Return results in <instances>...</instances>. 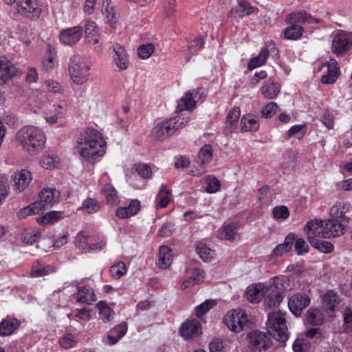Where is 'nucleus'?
I'll return each instance as SVG.
<instances>
[{
    "label": "nucleus",
    "instance_id": "a18cd8bd",
    "mask_svg": "<svg viewBox=\"0 0 352 352\" xmlns=\"http://www.w3.org/2000/svg\"><path fill=\"white\" fill-rule=\"evenodd\" d=\"M351 206L344 201L336 202L330 209V214L334 218L345 219L344 214L349 210Z\"/></svg>",
    "mask_w": 352,
    "mask_h": 352
},
{
    "label": "nucleus",
    "instance_id": "c03bdc74",
    "mask_svg": "<svg viewBox=\"0 0 352 352\" xmlns=\"http://www.w3.org/2000/svg\"><path fill=\"white\" fill-rule=\"evenodd\" d=\"M269 54L270 52L267 47L262 48L258 56L250 59L248 65V69L252 70L264 65L269 57Z\"/></svg>",
    "mask_w": 352,
    "mask_h": 352
},
{
    "label": "nucleus",
    "instance_id": "69168bd1",
    "mask_svg": "<svg viewBox=\"0 0 352 352\" xmlns=\"http://www.w3.org/2000/svg\"><path fill=\"white\" fill-rule=\"evenodd\" d=\"M58 163V158L56 156L51 155L43 156L40 162L41 166L45 169L54 168Z\"/></svg>",
    "mask_w": 352,
    "mask_h": 352
},
{
    "label": "nucleus",
    "instance_id": "7ed1b4c3",
    "mask_svg": "<svg viewBox=\"0 0 352 352\" xmlns=\"http://www.w3.org/2000/svg\"><path fill=\"white\" fill-rule=\"evenodd\" d=\"M189 120L182 116L164 120L157 124L151 131L152 137L157 141H163L173 135L177 130L183 128Z\"/></svg>",
    "mask_w": 352,
    "mask_h": 352
},
{
    "label": "nucleus",
    "instance_id": "680f3d73",
    "mask_svg": "<svg viewBox=\"0 0 352 352\" xmlns=\"http://www.w3.org/2000/svg\"><path fill=\"white\" fill-rule=\"evenodd\" d=\"M155 50L153 43H147L140 45L138 49V54L142 59H147L151 56Z\"/></svg>",
    "mask_w": 352,
    "mask_h": 352
},
{
    "label": "nucleus",
    "instance_id": "b1692460",
    "mask_svg": "<svg viewBox=\"0 0 352 352\" xmlns=\"http://www.w3.org/2000/svg\"><path fill=\"white\" fill-rule=\"evenodd\" d=\"M204 271L200 269L193 268L186 271V278L181 285L182 289H186L195 284H199L204 279Z\"/></svg>",
    "mask_w": 352,
    "mask_h": 352
},
{
    "label": "nucleus",
    "instance_id": "2eb2a0df",
    "mask_svg": "<svg viewBox=\"0 0 352 352\" xmlns=\"http://www.w3.org/2000/svg\"><path fill=\"white\" fill-rule=\"evenodd\" d=\"M258 8L252 6L249 1L243 0L236 6L231 9L229 16L239 21L244 16L258 14Z\"/></svg>",
    "mask_w": 352,
    "mask_h": 352
},
{
    "label": "nucleus",
    "instance_id": "a211bd4d",
    "mask_svg": "<svg viewBox=\"0 0 352 352\" xmlns=\"http://www.w3.org/2000/svg\"><path fill=\"white\" fill-rule=\"evenodd\" d=\"M304 231L309 242L318 238H324V222L317 219L311 220L307 223Z\"/></svg>",
    "mask_w": 352,
    "mask_h": 352
},
{
    "label": "nucleus",
    "instance_id": "f257e3e1",
    "mask_svg": "<svg viewBox=\"0 0 352 352\" xmlns=\"http://www.w3.org/2000/svg\"><path fill=\"white\" fill-rule=\"evenodd\" d=\"M76 148L86 162L94 164L106 153V142L102 134L94 128H87L76 138Z\"/></svg>",
    "mask_w": 352,
    "mask_h": 352
},
{
    "label": "nucleus",
    "instance_id": "e433bc0d",
    "mask_svg": "<svg viewBox=\"0 0 352 352\" xmlns=\"http://www.w3.org/2000/svg\"><path fill=\"white\" fill-rule=\"evenodd\" d=\"M292 282V281L287 276H280L274 278L271 284L284 298L285 292L293 289Z\"/></svg>",
    "mask_w": 352,
    "mask_h": 352
},
{
    "label": "nucleus",
    "instance_id": "c85d7f7f",
    "mask_svg": "<svg viewBox=\"0 0 352 352\" xmlns=\"http://www.w3.org/2000/svg\"><path fill=\"white\" fill-rule=\"evenodd\" d=\"M324 239L337 237L343 233L344 227L340 222L335 219H328L324 223Z\"/></svg>",
    "mask_w": 352,
    "mask_h": 352
},
{
    "label": "nucleus",
    "instance_id": "1a4fd4ad",
    "mask_svg": "<svg viewBox=\"0 0 352 352\" xmlns=\"http://www.w3.org/2000/svg\"><path fill=\"white\" fill-rule=\"evenodd\" d=\"M85 32L87 43L96 52L101 54L103 50L102 44L100 43V33L96 22L91 20L87 21Z\"/></svg>",
    "mask_w": 352,
    "mask_h": 352
},
{
    "label": "nucleus",
    "instance_id": "5fc2aeb1",
    "mask_svg": "<svg viewBox=\"0 0 352 352\" xmlns=\"http://www.w3.org/2000/svg\"><path fill=\"white\" fill-rule=\"evenodd\" d=\"M309 243L314 248L323 253H330L334 248V246L331 243L326 241H321L318 239L311 240Z\"/></svg>",
    "mask_w": 352,
    "mask_h": 352
},
{
    "label": "nucleus",
    "instance_id": "cd10ccee",
    "mask_svg": "<svg viewBox=\"0 0 352 352\" xmlns=\"http://www.w3.org/2000/svg\"><path fill=\"white\" fill-rule=\"evenodd\" d=\"M76 301L80 303L91 305L96 300L94 289L89 286L78 287L76 293Z\"/></svg>",
    "mask_w": 352,
    "mask_h": 352
},
{
    "label": "nucleus",
    "instance_id": "2f4dec72",
    "mask_svg": "<svg viewBox=\"0 0 352 352\" xmlns=\"http://www.w3.org/2000/svg\"><path fill=\"white\" fill-rule=\"evenodd\" d=\"M15 72L14 67L4 56H0V84L5 83Z\"/></svg>",
    "mask_w": 352,
    "mask_h": 352
},
{
    "label": "nucleus",
    "instance_id": "ddd939ff",
    "mask_svg": "<svg viewBox=\"0 0 352 352\" xmlns=\"http://www.w3.org/2000/svg\"><path fill=\"white\" fill-rule=\"evenodd\" d=\"M322 309L329 316L338 308L341 303V298L337 292L330 289L327 291L321 297Z\"/></svg>",
    "mask_w": 352,
    "mask_h": 352
},
{
    "label": "nucleus",
    "instance_id": "338daca9",
    "mask_svg": "<svg viewBox=\"0 0 352 352\" xmlns=\"http://www.w3.org/2000/svg\"><path fill=\"white\" fill-rule=\"evenodd\" d=\"M278 105L274 102L267 103L261 111V115L265 118H271L276 113Z\"/></svg>",
    "mask_w": 352,
    "mask_h": 352
},
{
    "label": "nucleus",
    "instance_id": "13d9d810",
    "mask_svg": "<svg viewBox=\"0 0 352 352\" xmlns=\"http://www.w3.org/2000/svg\"><path fill=\"white\" fill-rule=\"evenodd\" d=\"M197 252L204 261H210L214 256V251L210 249L206 244L199 243L197 246Z\"/></svg>",
    "mask_w": 352,
    "mask_h": 352
},
{
    "label": "nucleus",
    "instance_id": "473e14b6",
    "mask_svg": "<svg viewBox=\"0 0 352 352\" xmlns=\"http://www.w3.org/2000/svg\"><path fill=\"white\" fill-rule=\"evenodd\" d=\"M291 20L294 23H300L302 25L307 24H320L322 20L311 16L305 11L294 12L291 13Z\"/></svg>",
    "mask_w": 352,
    "mask_h": 352
},
{
    "label": "nucleus",
    "instance_id": "c9c22d12",
    "mask_svg": "<svg viewBox=\"0 0 352 352\" xmlns=\"http://www.w3.org/2000/svg\"><path fill=\"white\" fill-rule=\"evenodd\" d=\"M295 239L296 234L294 233H289L285 239L284 243L278 245L273 250L272 255L273 256H281L290 251L292 248Z\"/></svg>",
    "mask_w": 352,
    "mask_h": 352
},
{
    "label": "nucleus",
    "instance_id": "20e7f679",
    "mask_svg": "<svg viewBox=\"0 0 352 352\" xmlns=\"http://www.w3.org/2000/svg\"><path fill=\"white\" fill-rule=\"evenodd\" d=\"M90 65L85 57L79 55L71 57L68 73L74 84L81 85L87 82L90 76Z\"/></svg>",
    "mask_w": 352,
    "mask_h": 352
},
{
    "label": "nucleus",
    "instance_id": "a878e982",
    "mask_svg": "<svg viewBox=\"0 0 352 352\" xmlns=\"http://www.w3.org/2000/svg\"><path fill=\"white\" fill-rule=\"evenodd\" d=\"M265 285L263 283L250 285L247 287L245 297L252 303H256L264 297Z\"/></svg>",
    "mask_w": 352,
    "mask_h": 352
},
{
    "label": "nucleus",
    "instance_id": "f704fd0d",
    "mask_svg": "<svg viewBox=\"0 0 352 352\" xmlns=\"http://www.w3.org/2000/svg\"><path fill=\"white\" fill-rule=\"evenodd\" d=\"M173 261V254L171 249L166 246L162 245L160 248L158 260L156 265L161 269H167L171 264Z\"/></svg>",
    "mask_w": 352,
    "mask_h": 352
},
{
    "label": "nucleus",
    "instance_id": "de8ad7c7",
    "mask_svg": "<svg viewBox=\"0 0 352 352\" xmlns=\"http://www.w3.org/2000/svg\"><path fill=\"white\" fill-rule=\"evenodd\" d=\"M100 203L94 198H87L82 204L79 210L88 214L97 212L100 209Z\"/></svg>",
    "mask_w": 352,
    "mask_h": 352
},
{
    "label": "nucleus",
    "instance_id": "052dcab7",
    "mask_svg": "<svg viewBox=\"0 0 352 352\" xmlns=\"http://www.w3.org/2000/svg\"><path fill=\"white\" fill-rule=\"evenodd\" d=\"M311 343L305 339H296L292 345L294 352H309Z\"/></svg>",
    "mask_w": 352,
    "mask_h": 352
},
{
    "label": "nucleus",
    "instance_id": "f8f14e48",
    "mask_svg": "<svg viewBox=\"0 0 352 352\" xmlns=\"http://www.w3.org/2000/svg\"><path fill=\"white\" fill-rule=\"evenodd\" d=\"M249 344L255 350L267 349L272 345L270 337L260 331H252L248 335Z\"/></svg>",
    "mask_w": 352,
    "mask_h": 352
},
{
    "label": "nucleus",
    "instance_id": "4c0bfd02",
    "mask_svg": "<svg viewBox=\"0 0 352 352\" xmlns=\"http://www.w3.org/2000/svg\"><path fill=\"white\" fill-rule=\"evenodd\" d=\"M101 194L104 197L109 205L116 206L119 204L118 192L111 184H106L102 187Z\"/></svg>",
    "mask_w": 352,
    "mask_h": 352
},
{
    "label": "nucleus",
    "instance_id": "7c9ffc66",
    "mask_svg": "<svg viewBox=\"0 0 352 352\" xmlns=\"http://www.w3.org/2000/svg\"><path fill=\"white\" fill-rule=\"evenodd\" d=\"M213 157V150L210 144H205L203 146L198 154L197 162L202 168V170L198 173H194L193 175L199 176L203 174L205 170H204L206 164L210 162Z\"/></svg>",
    "mask_w": 352,
    "mask_h": 352
},
{
    "label": "nucleus",
    "instance_id": "aec40b11",
    "mask_svg": "<svg viewBox=\"0 0 352 352\" xmlns=\"http://www.w3.org/2000/svg\"><path fill=\"white\" fill-rule=\"evenodd\" d=\"M12 178L14 182V190L19 192L25 190L32 180V173L26 169L15 173Z\"/></svg>",
    "mask_w": 352,
    "mask_h": 352
},
{
    "label": "nucleus",
    "instance_id": "dca6fc26",
    "mask_svg": "<svg viewBox=\"0 0 352 352\" xmlns=\"http://www.w3.org/2000/svg\"><path fill=\"white\" fill-rule=\"evenodd\" d=\"M82 33V27L74 26L63 30L60 32L59 39L63 45L72 46L80 40Z\"/></svg>",
    "mask_w": 352,
    "mask_h": 352
},
{
    "label": "nucleus",
    "instance_id": "a19ab883",
    "mask_svg": "<svg viewBox=\"0 0 352 352\" xmlns=\"http://www.w3.org/2000/svg\"><path fill=\"white\" fill-rule=\"evenodd\" d=\"M47 51L48 54L43 60V67L46 72H50L54 69L58 64L56 52L55 48L51 45H47Z\"/></svg>",
    "mask_w": 352,
    "mask_h": 352
},
{
    "label": "nucleus",
    "instance_id": "4d7b16f0",
    "mask_svg": "<svg viewBox=\"0 0 352 352\" xmlns=\"http://www.w3.org/2000/svg\"><path fill=\"white\" fill-rule=\"evenodd\" d=\"M241 115V110L239 107H234L228 113L226 118V125H229L230 131L236 126Z\"/></svg>",
    "mask_w": 352,
    "mask_h": 352
},
{
    "label": "nucleus",
    "instance_id": "9d476101",
    "mask_svg": "<svg viewBox=\"0 0 352 352\" xmlns=\"http://www.w3.org/2000/svg\"><path fill=\"white\" fill-rule=\"evenodd\" d=\"M203 94L204 91L201 88L188 91L179 100L177 110L179 111L192 110L195 108L197 102L201 99Z\"/></svg>",
    "mask_w": 352,
    "mask_h": 352
},
{
    "label": "nucleus",
    "instance_id": "6e6552de",
    "mask_svg": "<svg viewBox=\"0 0 352 352\" xmlns=\"http://www.w3.org/2000/svg\"><path fill=\"white\" fill-rule=\"evenodd\" d=\"M18 12L31 20L38 19L43 12V6L38 0H20L17 3Z\"/></svg>",
    "mask_w": 352,
    "mask_h": 352
},
{
    "label": "nucleus",
    "instance_id": "0e129e2a",
    "mask_svg": "<svg viewBox=\"0 0 352 352\" xmlns=\"http://www.w3.org/2000/svg\"><path fill=\"white\" fill-rule=\"evenodd\" d=\"M206 182L207 183V192L214 193L220 189V182L215 177L209 175L206 177Z\"/></svg>",
    "mask_w": 352,
    "mask_h": 352
},
{
    "label": "nucleus",
    "instance_id": "72a5a7b5",
    "mask_svg": "<svg viewBox=\"0 0 352 352\" xmlns=\"http://www.w3.org/2000/svg\"><path fill=\"white\" fill-rule=\"evenodd\" d=\"M280 91V85L271 78L268 79L261 89L262 95L267 99L275 98Z\"/></svg>",
    "mask_w": 352,
    "mask_h": 352
},
{
    "label": "nucleus",
    "instance_id": "37998d69",
    "mask_svg": "<svg viewBox=\"0 0 352 352\" xmlns=\"http://www.w3.org/2000/svg\"><path fill=\"white\" fill-rule=\"evenodd\" d=\"M65 217V213L63 211H51L37 219L41 225L53 224Z\"/></svg>",
    "mask_w": 352,
    "mask_h": 352
},
{
    "label": "nucleus",
    "instance_id": "c756f323",
    "mask_svg": "<svg viewBox=\"0 0 352 352\" xmlns=\"http://www.w3.org/2000/svg\"><path fill=\"white\" fill-rule=\"evenodd\" d=\"M20 321L12 317L7 316L0 322V336H10L20 326Z\"/></svg>",
    "mask_w": 352,
    "mask_h": 352
},
{
    "label": "nucleus",
    "instance_id": "5701e85b",
    "mask_svg": "<svg viewBox=\"0 0 352 352\" xmlns=\"http://www.w3.org/2000/svg\"><path fill=\"white\" fill-rule=\"evenodd\" d=\"M200 333L201 325L197 320H187L180 329V334L186 340L192 339Z\"/></svg>",
    "mask_w": 352,
    "mask_h": 352
},
{
    "label": "nucleus",
    "instance_id": "58836bf2",
    "mask_svg": "<svg viewBox=\"0 0 352 352\" xmlns=\"http://www.w3.org/2000/svg\"><path fill=\"white\" fill-rule=\"evenodd\" d=\"M241 131H256L259 129L257 118L253 115H245L241 120Z\"/></svg>",
    "mask_w": 352,
    "mask_h": 352
},
{
    "label": "nucleus",
    "instance_id": "0eeeda50",
    "mask_svg": "<svg viewBox=\"0 0 352 352\" xmlns=\"http://www.w3.org/2000/svg\"><path fill=\"white\" fill-rule=\"evenodd\" d=\"M223 321L230 331L236 333L241 331L249 323L248 316L245 313L236 309L228 312Z\"/></svg>",
    "mask_w": 352,
    "mask_h": 352
},
{
    "label": "nucleus",
    "instance_id": "4468645a",
    "mask_svg": "<svg viewBox=\"0 0 352 352\" xmlns=\"http://www.w3.org/2000/svg\"><path fill=\"white\" fill-rule=\"evenodd\" d=\"M38 198L36 203L40 204L41 210H45L58 203L60 192L54 188H45L39 192Z\"/></svg>",
    "mask_w": 352,
    "mask_h": 352
},
{
    "label": "nucleus",
    "instance_id": "39448f33",
    "mask_svg": "<svg viewBox=\"0 0 352 352\" xmlns=\"http://www.w3.org/2000/svg\"><path fill=\"white\" fill-rule=\"evenodd\" d=\"M268 333L279 342H285L288 339L285 313L281 311H272L268 314L267 322Z\"/></svg>",
    "mask_w": 352,
    "mask_h": 352
},
{
    "label": "nucleus",
    "instance_id": "e2e57ef3",
    "mask_svg": "<svg viewBox=\"0 0 352 352\" xmlns=\"http://www.w3.org/2000/svg\"><path fill=\"white\" fill-rule=\"evenodd\" d=\"M217 304L214 300H206L196 308V316L201 317L207 313L210 309H212Z\"/></svg>",
    "mask_w": 352,
    "mask_h": 352
},
{
    "label": "nucleus",
    "instance_id": "423d86ee",
    "mask_svg": "<svg viewBox=\"0 0 352 352\" xmlns=\"http://www.w3.org/2000/svg\"><path fill=\"white\" fill-rule=\"evenodd\" d=\"M352 46V33L339 31L332 38L331 50L336 56H342Z\"/></svg>",
    "mask_w": 352,
    "mask_h": 352
},
{
    "label": "nucleus",
    "instance_id": "8fccbe9b",
    "mask_svg": "<svg viewBox=\"0 0 352 352\" xmlns=\"http://www.w3.org/2000/svg\"><path fill=\"white\" fill-rule=\"evenodd\" d=\"M204 41L202 37L199 36L194 39L188 46V52L185 54L186 61H189L192 55L197 54L204 47Z\"/></svg>",
    "mask_w": 352,
    "mask_h": 352
},
{
    "label": "nucleus",
    "instance_id": "864d4df0",
    "mask_svg": "<svg viewBox=\"0 0 352 352\" xmlns=\"http://www.w3.org/2000/svg\"><path fill=\"white\" fill-rule=\"evenodd\" d=\"M126 265L122 261H119L109 269L110 275L114 279H120L126 273Z\"/></svg>",
    "mask_w": 352,
    "mask_h": 352
},
{
    "label": "nucleus",
    "instance_id": "3c124183",
    "mask_svg": "<svg viewBox=\"0 0 352 352\" xmlns=\"http://www.w3.org/2000/svg\"><path fill=\"white\" fill-rule=\"evenodd\" d=\"M236 225L231 223L219 230L218 236L221 239L234 241L236 235Z\"/></svg>",
    "mask_w": 352,
    "mask_h": 352
},
{
    "label": "nucleus",
    "instance_id": "bf43d9fd",
    "mask_svg": "<svg viewBox=\"0 0 352 352\" xmlns=\"http://www.w3.org/2000/svg\"><path fill=\"white\" fill-rule=\"evenodd\" d=\"M272 214L276 220H285L290 214L289 210L285 206H278L273 208Z\"/></svg>",
    "mask_w": 352,
    "mask_h": 352
},
{
    "label": "nucleus",
    "instance_id": "393cba45",
    "mask_svg": "<svg viewBox=\"0 0 352 352\" xmlns=\"http://www.w3.org/2000/svg\"><path fill=\"white\" fill-rule=\"evenodd\" d=\"M324 66L327 67V74L321 77V82L323 84L334 83L340 75V68L338 62L335 59H331Z\"/></svg>",
    "mask_w": 352,
    "mask_h": 352
},
{
    "label": "nucleus",
    "instance_id": "6ab92c4d",
    "mask_svg": "<svg viewBox=\"0 0 352 352\" xmlns=\"http://www.w3.org/2000/svg\"><path fill=\"white\" fill-rule=\"evenodd\" d=\"M263 298L264 306L271 309L278 307L284 298L270 283L269 285H265Z\"/></svg>",
    "mask_w": 352,
    "mask_h": 352
},
{
    "label": "nucleus",
    "instance_id": "ea45409f",
    "mask_svg": "<svg viewBox=\"0 0 352 352\" xmlns=\"http://www.w3.org/2000/svg\"><path fill=\"white\" fill-rule=\"evenodd\" d=\"M101 11L106 18L107 23L111 25L116 23L117 14L114 7L111 5V0H102Z\"/></svg>",
    "mask_w": 352,
    "mask_h": 352
},
{
    "label": "nucleus",
    "instance_id": "412c9836",
    "mask_svg": "<svg viewBox=\"0 0 352 352\" xmlns=\"http://www.w3.org/2000/svg\"><path fill=\"white\" fill-rule=\"evenodd\" d=\"M291 13L286 16V23L289 25L284 30V36L287 40L296 41L301 38L304 28L300 23L292 22Z\"/></svg>",
    "mask_w": 352,
    "mask_h": 352
},
{
    "label": "nucleus",
    "instance_id": "79ce46f5",
    "mask_svg": "<svg viewBox=\"0 0 352 352\" xmlns=\"http://www.w3.org/2000/svg\"><path fill=\"white\" fill-rule=\"evenodd\" d=\"M171 191L166 184L161 186L160 190L156 197L157 207L164 208L170 201Z\"/></svg>",
    "mask_w": 352,
    "mask_h": 352
},
{
    "label": "nucleus",
    "instance_id": "6e6d98bb",
    "mask_svg": "<svg viewBox=\"0 0 352 352\" xmlns=\"http://www.w3.org/2000/svg\"><path fill=\"white\" fill-rule=\"evenodd\" d=\"M117 330L119 331V336H116L113 333L112 330H111L107 336L108 342L111 345L116 344L118 341L125 335L127 331V326L125 323H122L117 326Z\"/></svg>",
    "mask_w": 352,
    "mask_h": 352
},
{
    "label": "nucleus",
    "instance_id": "bb28decb",
    "mask_svg": "<svg viewBox=\"0 0 352 352\" xmlns=\"http://www.w3.org/2000/svg\"><path fill=\"white\" fill-rule=\"evenodd\" d=\"M141 205L138 199H133L130 201L128 206L118 207L116 209V214L120 219H127L138 213L140 210Z\"/></svg>",
    "mask_w": 352,
    "mask_h": 352
},
{
    "label": "nucleus",
    "instance_id": "4be33fe9",
    "mask_svg": "<svg viewBox=\"0 0 352 352\" xmlns=\"http://www.w3.org/2000/svg\"><path fill=\"white\" fill-rule=\"evenodd\" d=\"M327 317L329 316L322 308L311 307L306 312L307 322L313 326L322 324Z\"/></svg>",
    "mask_w": 352,
    "mask_h": 352
},
{
    "label": "nucleus",
    "instance_id": "f3484780",
    "mask_svg": "<svg viewBox=\"0 0 352 352\" xmlns=\"http://www.w3.org/2000/svg\"><path fill=\"white\" fill-rule=\"evenodd\" d=\"M114 55L113 56V64L119 72L126 70L130 65L129 56L125 48L119 43H115L112 46Z\"/></svg>",
    "mask_w": 352,
    "mask_h": 352
},
{
    "label": "nucleus",
    "instance_id": "774afa93",
    "mask_svg": "<svg viewBox=\"0 0 352 352\" xmlns=\"http://www.w3.org/2000/svg\"><path fill=\"white\" fill-rule=\"evenodd\" d=\"M344 329L346 332H352V310L346 307L343 313Z\"/></svg>",
    "mask_w": 352,
    "mask_h": 352
},
{
    "label": "nucleus",
    "instance_id": "49530a36",
    "mask_svg": "<svg viewBox=\"0 0 352 352\" xmlns=\"http://www.w3.org/2000/svg\"><path fill=\"white\" fill-rule=\"evenodd\" d=\"M96 307L99 310L100 319L103 322L110 321L113 318L114 311L108 306L106 302L99 301L96 304Z\"/></svg>",
    "mask_w": 352,
    "mask_h": 352
},
{
    "label": "nucleus",
    "instance_id": "f03ea898",
    "mask_svg": "<svg viewBox=\"0 0 352 352\" xmlns=\"http://www.w3.org/2000/svg\"><path fill=\"white\" fill-rule=\"evenodd\" d=\"M16 140L25 151L30 155H35L44 148L46 137L41 129L28 125L18 131Z\"/></svg>",
    "mask_w": 352,
    "mask_h": 352
},
{
    "label": "nucleus",
    "instance_id": "9b49d317",
    "mask_svg": "<svg viewBox=\"0 0 352 352\" xmlns=\"http://www.w3.org/2000/svg\"><path fill=\"white\" fill-rule=\"evenodd\" d=\"M311 303L310 297L302 293H297L292 295L288 300V307L292 313L299 316L302 311Z\"/></svg>",
    "mask_w": 352,
    "mask_h": 352
},
{
    "label": "nucleus",
    "instance_id": "603ef678",
    "mask_svg": "<svg viewBox=\"0 0 352 352\" xmlns=\"http://www.w3.org/2000/svg\"><path fill=\"white\" fill-rule=\"evenodd\" d=\"M41 211L40 204L36 201L30 205L21 208L18 212V217L20 219H24L30 215L39 213Z\"/></svg>",
    "mask_w": 352,
    "mask_h": 352
},
{
    "label": "nucleus",
    "instance_id": "09e8293b",
    "mask_svg": "<svg viewBox=\"0 0 352 352\" xmlns=\"http://www.w3.org/2000/svg\"><path fill=\"white\" fill-rule=\"evenodd\" d=\"M54 272V268L51 265H44L39 262L32 265L30 275L32 277H41L46 276Z\"/></svg>",
    "mask_w": 352,
    "mask_h": 352
}]
</instances>
